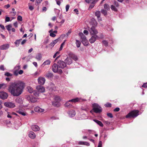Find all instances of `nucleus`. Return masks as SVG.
I'll use <instances>...</instances> for the list:
<instances>
[{"instance_id":"20","label":"nucleus","mask_w":147,"mask_h":147,"mask_svg":"<svg viewBox=\"0 0 147 147\" xmlns=\"http://www.w3.org/2000/svg\"><path fill=\"white\" fill-rule=\"evenodd\" d=\"M80 98H75L69 100V102H76L80 101Z\"/></svg>"},{"instance_id":"29","label":"nucleus","mask_w":147,"mask_h":147,"mask_svg":"<svg viewBox=\"0 0 147 147\" xmlns=\"http://www.w3.org/2000/svg\"><path fill=\"white\" fill-rule=\"evenodd\" d=\"M75 114H76L74 110H72L71 111H70L69 113V115L71 117H72L74 116L75 115Z\"/></svg>"},{"instance_id":"57","label":"nucleus","mask_w":147,"mask_h":147,"mask_svg":"<svg viewBox=\"0 0 147 147\" xmlns=\"http://www.w3.org/2000/svg\"><path fill=\"white\" fill-rule=\"evenodd\" d=\"M69 5H67L66 6V11H68L69 8Z\"/></svg>"},{"instance_id":"32","label":"nucleus","mask_w":147,"mask_h":147,"mask_svg":"<svg viewBox=\"0 0 147 147\" xmlns=\"http://www.w3.org/2000/svg\"><path fill=\"white\" fill-rule=\"evenodd\" d=\"M53 76V74L52 73H48L46 74V76L48 78H50L52 77Z\"/></svg>"},{"instance_id":"59","label":"nucleus","mask_w":147,"mask_h":147,"mask_svg":"<svg viewBox=\"0 0 147 147\" xmlns=\"http://www.w3.org/2000/svg\"><path fill=\"white\" fill-rule=\"evenodd\" d=\"M98 0H93L92 1V3H93L95 5V4L98 1Z\"/></svg>"},{"instance_id":"35","label":"nucleus","mask_w":147,"mask_h":147,"mask_svg":"<svg viewBox=\"0 0 147 147\" xmlns=\"http://www.w3.org/2000/svg\"><path fill=\"white\" fill-rule=\"evenodd\" d=\"M6 28L8 31H10L11 30V25L10 24L6 26Z\"/></svg>"},{"instance_id":"17","label":"nucleus","mask_w":147,"mask_h":147,"mask_svg":"<svg viewBox=\"0 0 147 147\" xmlns=\"http://www.w3.org/2000/svg\"><path fill=\"white\" fill-rule=\"evenodd\" d=\"M28 136L32 139H34L36 137L35 134L32 131H30L29 132Z\"/></svg>"},{"instance_id":"37","label":"nucleus","mask_w":147,"mask_h":147,"mask_svg":"<svg viewBox=\"0 0 147 147\" xmlns=\"http://www.w3.org/2000/svg\"><path fill=\"white\" fill-rule=\"evenodd\" d=\"M65 40L63 42L62 44H61L60 48H59V51H60L61 50L63 49V46L65 44Z\"/></svg>"},{"instance_id":"8","label":"nucleus","mask_w":147,"mask_h":147,"mask_svg":"<svg viewBox=\"0 0 147 147\" xmlns=\"http://www.w3.org/2000/svg\"><path fill=\"white\" fill-rule=\"evenodd\" d=\"M4 105L5 107L10 108H13L15 106V104L13 103L10 102H5Z\"/></svg>"},{"instance_id":"28","label":"nucleus","mask_w":147,"mask_h":147,"mask_svg":"<svg viewBox=\"0 0 147 147\" xmlns=\"http://www.w3.org/2000/svg\"><path fill=\"white\" fill-rule=\"evenodd\" d=\"M38 98L34 97H32V98H30V101L32 102H34L37 101Z\"/></svg>"},{"instance_id":"46","label":"nucleus","mask_w":147,"mask_h":147,"mask_svg":"<svg viewBox=\"0 0 147 147\" xmlns=\"http://www.w3.org/2000/svg\"><path fill=\"white\" fill-rule=\"evenodd\" d=\"M98 122L97 124L99 125L101 127H102L103 125L102 123L100 121H97Z\"/></svg>"},{"instance_id":"56","label":"nucleus","mask_w":147,"mask_h":147,"mask_svg":"<svg viewBox=\"0 0 147 147\" xmlns=\"http://www.w3.org/2000/svg\"><path fill=\"white\" fill-rule=\"evenodd\" d=\"M59 51L57 52L53 56V57L54 58H55V57L57 56V55L59 54Z\"/></svg>"},{"instance_id":"18","label":"nucleus","mask_w":147,"mask_h":147,"mask_svg":"<svg viewBox=\"0 0 147 147\" xmlns=\"http://www.w3.org/2000/svg\"><path fill=\"white\" fill-rule=\"evenodd\" d=\"M26 89L27 91L30 93H32L34 92L33 88L30 86H28L27 87Z\"/></svg>"},{"instance_id":"7","label":"nucleus","mask_w":147,"mask_h":147,"mask_svg":"<svg viewBox=\"0 0 147 147\" xmlns=\"http://www.w3.org/2000/svg\"><path fill=\"white\" fill-rule=\"evenodd\" d=\"M58 66L59 67L63 68L66 66V64L63 61L59 60L57 62Z\"/></svg>"},{"instance_id":"16","label":"nucleus","mask_w":147,"mask_h":147,"mask_svg":"<svg viewBox=\"0 0 147 147\" xmlns=\"http://www.w3.org/2000/svg\"><path fill=\"white\" fill-rule=\"evenodd\" d=\"M31 128L32 130L36 131L39 130L40 128L39 127L36 125H33L31 126Z\"/></svg>"},{"instance_id":"26","label":"nucleus","mask_w":147,"mask_h":147,"mask_svg":"<svg viewBox=\"0 0 147 147\" xmlns=\"http://www.w3.org/2000/svg\"><path fill=\"white\" fill-rule=\"evenodd\" d=\"M17 112L23 116H25L26 115V113L24 112V111L22 110H19L17 111Z\"/></svg>"},{"instance_id":"58","label":"nucleus","mask_w":147,"mask_h":147,"mask_svg":"<svg viewBox=\"0 0 147 147\" xmlns=\"http://www.w3.org/2000/svg\"><path fill=\"white\" fill-rule=\"evenodd\" d=\"M98 0H93L92 1V3H93L95 5V4L98 1Z\"/></svg>"},{"instance_id":"43","label":"nucleus","mask_w":147,"mask_h":147,"mask_svg":"<svg viewBox=\"0 0 147 147\" xmlns=\"http://www.w3.org/2000/svg\"><path fill=\"white\" fill-rule=\"evenodd\" d=\"M7 117L8 118H11L12 117L11 116V115H12L11 113L7 112Z\"/></svg>"},{"instance_id":"52","label":"nucleus","mask_w":147,"mask_h":147,"mask_svg":"<svg viewBox=\"0 0 147 147\" xmlns=\"http://www.w3.org/2000/svg\"><path fill=\"white\" fill-rule=\"evenodd\" d=\"M14 74L16 76H17L19 74L18 71L15 70L14 72Z\"/></svg>"},{"instance_id":"41","label":"nucleus","mask_w":147,"mask_h":147,"mask_svg":"<svg viewBox=\"0 0 147 147\" xmlns=\"http://www.w3.org/2000/svg\"><path fill=\"white\" fill-rule=\"evenodd\" d=\"M113 5H115L116 7H118L119 6V4L116 1H114Z\"/></svg>"},{"instance_id":"49","label":"nucleus","mask_w":147,"mask_h":147,"mask_svg":"<svg viewBox=\"0 0 147 147\" xmlns=\"http://www.w3.org/2000/svg\"><path fill=\"white\" fill-rule=\"evenodd\" d=\"M10 13L11 16H14L16 15V12L15 11H11Z\"/></svg>"},{"instance_id":"24","label":"nucleus","mask_w":147,"mask_h":147,"mask_svg":"<svg viewBox=\"0 0 147 147\" xmlns=\"http://www.w3.org/2000/svg\"><path fill=\"white\" fill-rule=\"evenodd\" d=\"M22 40V39H20L19 40H17L14 43L16 45V46L17 47H18L20 43V41Z\"/></svg>"},{"instance_id":"10","label":"nucleus","mask_w":147,"mask_h":147,"mask_svg":"<svg viewBox=\"0 0 147 147\" xmlns=\"http://www.w3.org/2000/svg\"><path fill=\"white\" fill-rule=\"evenodd\" d=\"M36 89L39 92H43L45 91V88L41 85L37 86Z\"/></svg>"},{"instance_id":"44","label":"nucleus","mask_w":147,"mask_h":147,"mask_svg":"<svg viewBox=\"0 0 147 147\" xmlns=\"http://www.w3.org/2000/svg\"><path fill=\"white\" fill-rule=\"evenodd\" d=\"M105 106L106 107H110L111 106V104L109 103H107L105 104Z\"/></svg>"},{"instance_id":"14","label":"nucleus","mask_w":147,"mask_h":147,"mask_svg":"<svg viewBox=\"0 0 147 147\" xmlns=\"http://www.w3.org/2000/svg\"><path fill=\"white\" fill-rule=\"evenodd\" d=\"M9 47L8 44H5L1 45L0 47V49L2 50H5L8 49Z\"/></svg>"},{"instance_id":"25","label":"nucleus","mask_w":147,"mask_h":147,"mask_svg":"<svg viewBox=\"0 0 147 147\" xmlns=\"http://www.w3.org/2000/svg\"><path fill=\"white\" fill-rule=\"evenodd\" d=\"M16 102L20 104H21L22 103L23 101L22 98H18L16 100Z\"/></svg>"},{"instance_id":"60","label":"nucleus","mask_w":147,"mask_h":147,"mask_svg":"<svg viewBox=\"0 0 147 147\" xmlns=\"http://www.w3.org/2000/svg\"><path fill=\"white\" fill-rule=\"evenodd\" d=\"M103 37H104L103 36V35L102 34H100V36H98V39L99 38L102 39L103 38Z\"/></svg>"},{"instance_id":"6","label":"nucleus","mask_w":147,"mask_h":147,"mask_svg":"<svg viewBox=\"0 0 147 147\" xmlns=\"http://www.w3.org/2000/svg\"><path fill=\"white\" fill-rule=\"evenodd\" d=\"M61 100V98L59 96H55L54 98V100L52 102V105L54 106H58Z\"/></svg>"},{"instance_id":"19","label":"nucleus","mask_w":147,"mask_h":147,"mask_svg":"<svg viewBox=\"0 0 147 147\" xmlns=\"http://www.w3.org/2000/svg\"><path fill=\"white\" fill-rule=\"evenodd\" d=\"M38 83H45V79L42 77H40L38 79Z\"/></svg>"},{"instance_id":"54","label":"nucleus","mask_w":147,"mask_h":147,"mask_svg":"<svg viewBox=\"0 0 147 147\" xmlns=\"http://www.w3.org/2000/svg\"><path fill=\"white\" fill-rule=\"evenodd\" d=\"M107 116L110 117L111 118H112L113 117V116L112 114L111 113H109L107 114Z\"/></svg>"},{"instance_id":"50","label":"nucleus","mask_w":147,"mask_h":147,"mask_svg":"<svg viewBox=\"0 0 147 147\" xmlns=\"http://www.w3.org/2000/svg\"><path fill=\"white\" fill-rule=\"evenodd\" d=\"M72 57L73 59L75 61L77 60L78 59V57L76 55H74L72 56Z\"/></svg>"},{"instance_id":"4","label":"nucleus","mask_w":147,"mask_h":147,"mask_svg":"<svg viewBox=\"0 0 147 147\" xmlns=\"http://www.w3.org/2000/svg\"><path fill=\"white\" fill-rule=\"evenodd\" d=\"M79 35L81 37V42L85 46L88 45V43L85 36L82 32H80Z\"/></svg>"},{"instance_id":"53","label":"nucleus","mask_w":147,"mask_h":147,"mask_svg":"<svg viewBox=\"0 0 147 147\" xmlns=\"http://www.w3.org/2000/svg\"><path fill=\"white\" fill-rule=\"evenodd\" d=\"M102 142L101 141H100L99 142L98 147H102Z\"/></svg>"},{"instance_id":"15","label":"nucleus","mask_w":147,"mask_h":147,"mask_svg":"<svg viewBox=\"0 0 147 147\" xmlns=\"http://www.w3.org/2000/svg\"><path fill=\"white\" fill-rule=\"evenodd\" d=\"M34 111L38 113H42L44 111V109L40 108L39 107H37L35 108L34 109Z\"/></svg>"},{"instance_id":"55","label":"nucleus","mask_w":147,"mask_h":147,"mask_svg":"<svg viewBox=\"0 0 147 147\" xmlns=\"http://www.w3.org/2000/svg\"><path fill=\"white\" fill-rule=\"evenodd\" d=\"M10 21V18L9 17H7L5 18V21L8 22Z\"/></svg>"},{"instance_id":"42","label":"nucleus","mask_w":147,"mask_h":147,"mask_svg":"<svg viewBox=\"0 0 147 147\" xmlns=\"http://www.w3.org/2000/svg\"><path fill=\"white\" fill-rule=\"evenodd\" d=\"M69 101L67 102L65 104V106L66 107H70V104L69 102Z\"/></svg>"},{"instance_id":"9","label":"nucleus","mask_w":147,"mask_h":147,"mask_svg":"<svg viewBox=\"0 0 147 147\" xmlns=\"http://www.w3.org/2000/svg\"><path fill=\"white\" fill-rule=\"evenodd\" d=\"M8 96V94L4 92H0V98L2 99H5L7 98Z\"/></svg>"},{"instance_id":"38","label":"nucleus","mask_w":147,"mask_h":147,"mask_svg":"<svg viewBox=\"0 0 147 147\" xmlns=\"http://www.w3.org/2000/svg\"><path fill=\"white\" fill-rule=\"evenodd\" d=\"M57 4L59 5H60L61 3L63 2V0H55Z\"/></svg>"},{"instance_id":"3","label":"nucleus","mask_w":147,"mask_h":147,"mask_svg":"<svg viewBox=\"0 0 147 147\" xmlns=\"http://www.w3.org/2000/svg\"><path fill=\"white\" fill-rule=\"evenodd\" d=\"M93 110L96 113H100L102 111V108L98 104L94 103L92 105Z\"/></svg>"},{"instance_id":"5","label":"nucleus","mask_w":147,"mask_h":147,"mask_svg":"<svg viewBox=\"0 0 147 147\" xmlns=\"http://www.w3.org/2000/svg\"><path fill=\"white\" fill-rule=\"evenodd\" d=\"M139 111L137 110H134L129 113L126 116V118L130 117H136L139 115Z\"/></svg>"},{"instance_id":"30","label":"nucleus","mask_w":147,"mask_h":147,"mask_svg":"<svg viewBox=\"0 0 147 147\" xmlns=\"http://www.w3.org/2000/svg\"><path fill=\"white\" fill-rule=\"evenodd\" d=\"M117 7H116L115 5H111V8L113 10L115 11H117Z\"/></svg>"},{"instance_id":"63","label":"nucleus","mask_w":147,"mask_h":147,"mask_svg":"<svg viewBox=\"0 0 147 147\" xmlns=\"http://www.w3.org/2000/svg\"><path fill=\"white\" fill-rule=\"evenodd\" d=\"M71 33V30H69L68 32L66 33V35L67 36H68Z\"/></svg>"},{"instance_id":"12","label":"nucleus","mask_w":147,"mask_h":147,"mask_svg":"<svg viewBox=\"0 0 147 147\" xmlns=\"http://www.w3.org/2000/svg\"><path fill=\"white\" fill-rule=\"evenodd\" d=\"M65 62L66 65H70L72 63L71 58L70 57H67L65 60Z\"/></svg>"},{"instance_id":"33","label":"nucleus","mask_w":147,"mask_h":147,"mask_svg":"<svg viewBox=\"0 0 147 147\" xmlns=\"http://www.w3.org/2000/svg\"><path fill=\"white\" fill-rule=\"evenodd\" d=\"M81 44V43L78 40H76V44L77 47L79 48L80 47Z\"/></svg>"},{"instance_id":"13","label":"nucleus","mask_w":147,"mask_h":147,"mask_svg":"<svg viewBox=\"0 0 147 147\" xmlns=\"http://www.w3.org/2000/svg\"><path fill=\"white\" fill-rule=\"evenodd\" d=\"M58 64L54 63L52 67V70L55 73H56L58 71Z\"/></svg>"},{"instance_id":"27","label":"nucleus","mask_w":147,"mask_h":147,"mask_svg":"<svg viewBox=\"0 0 147 147\" xmlns=\"http://www.w3.org/2000/svg\"><path fill=\"white\" fill-rule=\"evenodd\" d=\"M104 8L106 10L108 11L110 10V6L107 3L104 4Z\"/></svg>"},{"instance_id":"62","label":"nucleus","mask_w":147,"mask_h":147,"mask_svg":"<svg viewBox=\"0 0 147 147\" xmlns=\"http://www.w3.org/2000/svg\"><path fill=\"white\" fill-rule=\"evenodd\" d=\"M58 40L57 39L55 40L52 41L53 43V45H55L58 42Z\"/></svg>"},{"instance_id":"21","label":"nucleus","mask_w":147,"mask_h":147,"mask_svg":"<svg viewBox=\"0 0 147 147\" xmlns=\"http://www.w3.org/2000/svg\"><path fill=\"white\" fill-rule=\"evenodd\" d=\"M35 58L37 60L40 61L42 58V55L40 53H38L36 55Z\"/></svg>"},{"instance_id":"31","label":"nucleus","mask_w":147,"mask_h":147,"mask_svg":"<svg viewBox=\"0 0 147 147\" xmlns=\"http://www.w3.org/2000/svg\"><path fill=\"white\" fill-rule=\"evenodd\" d=\"M7 85L4 83L0 84V89L2 88L4 89L6 88Z\"/></svg>"},{"instance_id":"1","label":"nucleus","mask_w":147,"mask_h":147,"mask_svg":"<svg viewBox=\"0 0 147 147\" xmlns=\"http://www.w3.org/2000/svg\"><path fill=\"white\" fill-rule=\"evenodd\" d=\"M24 87L23 83H11L9 86L8 90L12 95L17 96L21 94Z\"/></svg>"},{"instance_id":"45","label":"nucleus","mask_w":147,"mask_h":147,"mask_svg":"<svg viewBox=\"0 0 147 147\" xmlns=\"http://www.w3.org/2000/svg\"><path fill=\"white\" fill-rule=\"evenodd\" d=\"M17 19L20 21H22V17L20 16H18L17 17Z\"/></svg>"},{"instance_id":"23","label":"nucleus","mask_w":147,"mask_h":147,"mask_svg":"<svg viewBox=\"0 0 147 147\" xmlns=\"http://www.w3.org/2000/svg\"><path fill=\"white\" fill-rule=\"evenodd\" d=\"M95 15L96 16L99 20H101L100 17V12L99 11H97L95 13Z\"/></svg>"},{"instance_id":"39","label":"nucleus","mask_w":147,"mask_h":147,"mask_svg":"<svg viewBox=\"0 0 147 147\" xmlns=\"http://www.w3.org/2000/svg\"><path fill=\"white\" fill-rule=\"evenodd\" d=\"M103 44L106 47L108 45V42L106 40H104L102 41Z\"/></svg>"},{"instance_id":"40","label":"nucleus","mask_w":147,"mask_h":147,"mask_svg":"<svg viewBox=\"0 0 147 147\" xmlns=\"http://www.w3.org/2000/svg\"><path fill=\"white\" fill-rule=\"evenodd\" d=\"M20 68V66L19 65H16L14 68L15 70L18 71Z\"/></svg>"},{"instance_id":"47","label":"nucleus","mask_w":147,"mask_h":147,"mask_svg":"<svg viewBox=\"0 0 147 147\" xmlns=\"http://www.w3.org/2000/svg\"><path fill=\"white\" fill-rule=\"evenodd\" d=\"M95 5L93 3H92L91 5H90L89 7V9H92L94 6Z\"/></svg>"},{"instance_id":"36","label":"nucleus","mask_w":147,"mask_h":147,"mask_svg":"<svg viewBox=\"0 0 147 147\" xmlns=\"http://www.w3.org/2000/svg\"><path fill=\"white\" fill-rule=\"evenodd\" d=\"M102 13L104 15H106L107 14V12L106 10H105L104 9H102L101 10Z\"/></svg>"},{"instance_id":"11","label":"nucleus","mask_w":147,"mask_h":147,"mask_svg":"<svg viewBox=\"0 0 147 147\" xmlns=\"http://www.w3.org/2000/svg\"><path fill=\"white\" fill-rule=\"evenodd\" d=\"M96 39H98V36L96 35H93L89 39V42L91 43H93L96 40Z\"/></svg>"},{"instance_id":"34","label":"nucleus","mask_w":147,"mask_h":147,"mask_svg":"<svg viewBox=\"0 0 147 147\" xmlns=\"http://www.w3.org/2000/svg\"><path fill=\"white\" fill-rule=\"evenodd\" d=\"M38 91L34 90L33 92L34 95L36 97H38L39 96V93L38 92Z\"/></svg>"},{"instance_id":"51","label":"nucleus","mask_w":147,"mask_h":147,"mask_svg":"<svg viewBox=\"0 0 147 147\" xmlns=\"http://www.w3.org/2000/svg\"><path fill=\"white\" fill-rule=\"evenodd\" d=\"M50 36H52L53 37H54L56 35L53 32H51L50 33Z\"/></svg>"},{"instance_id":"22","label":"nucleus","mask_w":147,"mask_h":147,"mask_svg":"<svg viewBox=\"0 0 147 147\" xmlns=\"http://www.w3.org/2000/svg\"><path fill=\"white\" fill-rule=\"evenodd\" d=\"M51 63V61L49 60H48L45 61L42 64V65L43 66H44L45 65H49Z\"/></svg>"},{"instance_id":"64","label":"nucleus","mask_w":147,"mask_h":147,"mask_svg":"<svg viewBox=\"0 0 147 147\" xmlns=\"http://www.w3.org/2000/svg\"><path fill=\"white\" fill-rule=\"evenodd\" d=\"M0 70L3 71H4V66L3 65H1L0 66Z\"/></svg>"},{"instance_id":"61","label":"nucleus","mask_w":147,"mask_h":147,"mask_svg":"<svg viewBox=\"0 0 147 147\" xmlns=\"http://www.w3.org/2000/svg\"><path fill=\"white\" fill-rule=\"evenodd\" d=\"M27 40L26 39L24 40L21 42V44L22 45H23L26 42Z\"/></svg>"},{"instance_id":"48","label":"nucleus","mask_w":147,"mask_h":147,"mask_svg":"<svg viewBox=\"0 0 147 147\" xmlns=\"http://www.w3.org/2000/svg\"><path fill=\"white\" fill-rule=\"evenodd\" d=\"M5 76H12V75L9 72H6L5 73Z\"/></svg>"},{"instance_id":"2","label":"nucleus","mask_w":147,"mask_h":147,"mask_svg":"<svg viewBox=\"0 0 147 147\" xmlns=\"http://www.w3.org/2000/svg\"><path fill=\"white\" fill-rule=\"evenodd\" d=\"M92 21L93 22V26L89 30V31L91 35H96L98 33L97 30L95 29L94 26H96L97 25V23L94 19L92 20Z\"/></svg>"}]
</instances>
